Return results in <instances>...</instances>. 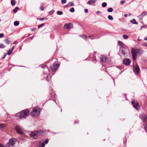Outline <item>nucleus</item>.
Returning a JSON list of instances; mask_svg holds the SVG:
<instances>
[{
  "instance_id": "27",
  "label": "nucleus",
  "mask_w": 147,
  "mask_h": 147,
  "mask_svg": "<svg viewBox=\"0 0 147 147\" xmlns=\"http://www.w3.org/2000/svg\"><path fill=\"white\" fill-rule=\"evenodd\" d=\"M80 36L81 37H82L83 38L86 39V40L87 39V37L86 35H80Z\"/></svg>"
},
{
  "instance_id": "31",
  "label": "nucleus",
  "mask_w": 147,
  "mask_h": 147,
  "mask_svg": "<svg viewBox=\"0 0 147 147\" xmlns=\"http://www.w3.org/2000/svg\"><path fill=\"white\" fill-rule=\"evenodd\" d=\"M5 41L7 44H9L10 43V41L8 39H5Z\"/></svg>"
},
{
  "instance_id": "26",
  "label": "nucleus",
  "mask_w": 147,
  "mask_h": 147,
  "mask_svg": "<svg viewBox=\"0 0 147 147\" xmlns=\"http://www.w3.org/2000/svg\"><path fill=\"white\" fill-rule=\"evenodd\" d=\"M57 13L58 15H61L63 14V12L61 11H59L57 12Z\"/></svg>"
},
{
  "instance_id": "63",
  "label": "nucleus",
  "mask_w": 147,
  "mask_h": 147,
  "mask_svg": "<svg viewBox=\"0 0 147 147\" xmlns=\"http://www.w3.org/2000/svg\"><path fill=\"white\" fill-rule=\"evenodd\" d=\"M138 40H139V41H140V39H138Z\"/></svg>"
},
{
  "instance_id": "62",
  "label": "nucleus",
  "mask_w": 147,
  "mask_h": 147,
  "mask_svg": "<svg viewBox=\"0 0 147 147\" xmlns=\"http://www.w3.org/2000/svg\"><path fill=\"white\" fill-rule=\"evenodd\" d=\"M42 5H44V3H42Z\"/></svg>"
},
{
  "instance_id": "11",
  "label": "nucleus",
  "mask_w": 147,
  "mask_h": 147,
  "mask_svg": "<svg viewBox=\"0 0 147 147\" xmlns=\"http://www.w3.org/2000/svg\"><path fill=\"white\" fill-rule=\"evenodd\" d=\"M64 28L67 29H70L73 28V25L71 23L66 24L64 25Z\"/></svg>"
},
{
  "instance_id": "61",
  "label": "nucleus",
  "mask_w": 147,
  "mask_h": 147,
  "mask_svg": "<svg viewBox=\"0 0 147 147\" xmlns=\"http://www.w3.org/2000/svg\"><path fill=\"white\" fill-rule=\"evenodd\" d=\"M33 37H33H33H31V39H33Z\"/></svg>"
},
{
  "instance_id": "52",
  "label": "nucleus",
  "mask_w": 147,
  "mask_h": 147,
  "mask_svg": "<svg viewBox=\"0 0 147 147\" xmlns=\"http://www.w3.org/2000/svg\"><path fill=\"white\" fill-rule=\"evenodd\" d=\"M44 20V18H41L39 19V20L40 21H42Z\"/></svg>"
},
{
  "instance_id": "64",
  "label": "nucleus",
  "mask_w": 147,
  "mask_h": 147,
  "mask_svg": "<svg viewBox=\"0 0 147 147\" xmlns=\"http://www.w3.org/2000/svg\"><path fill=\"white\" fill-rule=\"evenodd\" d=\"M142 27L144 28V26H142Z\"/></svg>"
},
{
  "instance_id": "5",
  "label": "nucleus",
  "mask_w": 147,
  "mask_h": 147,
  "mask_svg": "<svg viewBox=\"0 0 147 147\" xmlns=\"http://www.w3.org/2000/svg\"><path fill=\"white\" fill-rule=\"evenodd\" d=\"M14 138L10 139L9 142L6 144L5 147H12L15 144V141Z\"/></svg>"
},
{
  "instance_id": "36",
  "label": "nucleus",
  "mask_w": 147,
  "mask_h": 147,
  "mask_svg": "<svg viewBox=\"0 0 147 147\" xmlns=\"http://www.w3.org/2000/svg\"><path fill=\"white\" fill-rule=\"evenodd\" d=\"M5 48L4 45L2 43L0 44V48L3 49Z\"/></svg>"
},
{
  "instance_id": "46",
  "label": "nucleus",
  "mask_w": 147,
  "mask_h": 147,
  "mask_svg": "<svg viewBox=\"0 0 147 147\" xmlns=\"http://www.w3.org/2000/svg\"><path fill=\"white\" fill-rule=\"evenodd\" d=\"M41 67L43 69H45L46 67V66L44 65H42L41 66Z\"/></svg>"
},
{
  "instance_id": "19",
  "label": "nucleus",
  "mask_w": 147,
  "mask_h": 147,
  "mask_svg": "<svg viewBox=\"0 0 147 147\" xmlns=\"http://www.w3.org/2000/svg\"><path fill=\"white\" fill-rule=\"evenodd\" d=\"M118 45L121 46V48L123 47H124V44L123 43L121 42V41H118Z\"/></svg>"
},
{
  "instance_id": "59",
  "label": "nucleus",
  "mask_w": 147,
  "mask_h": 147,
  "mask_svg": "<svg viewBox=\"0 0 147 147\" xmlns=\"http://www.w3.org/2000/svg\"><path fill=\"white\" fill-rule=\"evenodd\" d=\"M44 20H46L48 19V18H44Z\"/></svg>"
},
{
  "instance_id": "57",
  "label": "nucleus",
  "mask_w": 147,
  "mask_h": 147,
  "mask_svg": "<svg viewBox=\"0 0 147 147\" xmlns=\"http://www.w3.org/2000/svg\"><path fill=\"white\" fill-rule=\"evenodd\" d=\"M144 39L145 40H147V37H146L144 38Z\"/></svg>"
},
{
  "instance_id": "38",
  "label": "nucleus",
  "mask_w": 147,
  "mask_h": 147,
  "mask_svg": "<svg viewBox=\"0 0 147 147\" xmlns=\"http://www.w3.org/2000/svg\"><path fill=\"white\" fill-rule=\"evenodd\" d=\"M51 78L50 77H48V76H47L46 78V79L47 81L48 82H49L50 81V79Z\"/></svg>"
},
{
  "instance_id": "23",
  "label": "nucleus",
  "mask_w": 147,
  "mask_h": 147,
  "mask_svg": "<svg viewBox=\"0 0 147 147\" xmlns=\"http://www.w3.org/2000/svg\"><path fill=\"white\" fill-rule=\"evenodd\" d=\"M6 126V125L4 123L0 124V128L2 129L5 127Z\"/></svg>"
},
{
  "instance_id": "39",
  "label": "nucleus",
  "mask_w": 147,
  "mask_h": 147,
  "mask_svg": "<svg viewBox=\"0 0 147 147\" xmlns=\"http://www.w3.org/2000/svg\"><path fill=\"white\" fill-rule=\"evenodd\" d=\"M48 142H49V140L48 139H47L45 140L44 141V143H45V144H47L48 143Z\"/></svg>"
},
{
  "instance_id": "2",
  "label": "nucleus",
  "mask_w": 147,
  "mask_h": 147,
  "mask_svg": "<svg viewBox=\"0 0 147 147\" xmlns=\"http://www.w3.org/2000/svg\"><path fill=\"white\" fill-rule=\"evenodd\" d=\"M29 111L28 109L23 110L16 114V117H18L20 118H25L28 115Z\"/></svg>"
},
{
  "instance_id": "28",
  "label": "nucleus",
  "mask_w": 147,
  "mask_h": 147,
  "mask_svg": "<svg viewBox=\"0 0 147 147\" xmlns=\"http://www.w3.org/2000/svg\"><path fill=\"white\" fill-rule=\"evenodd\" d=\"M113 11V9L112 8L110 7L107 9V11L109 12H111Z\"/></svg>"
},
{
  "instance_id": "25",
  "label": "nucleus",
  "mask_w": 147,
  "mask_h": 147,
  "mask_svg": "<svg viewBox=\"0 0 147 147\" xmlns=\"http://www.w3.org/2000/svg\"><path fill=\"white\" fill-rule=\"evenodd\" d=\"M19 24V22L18 21H16L14 23V25L15 26H18Z\"/></svg>"
},
{
  "instance_id": "60",
  "label": "nucleus",
  "mask_w": 147,
  "mask_h": 147,
  "mask_svg": "<svg viewBox=\"0 0 147 147\" xmlns=\"http://www.w3.org/2000/svg\"><path fill=\"white\" fill-rule=\"evenodd\" d=\"M128 16H131V14L130 13H129V14H128Z\"/></svg>"
},
{
  "instance_id": "54",
  "label": "nucleus",
  "mask_w": 147,
  "mask_h": 147,
  "mask_svg": "<svg viewBox=\"0 0 147 147\" xmlns=\"http://www.w3.org/2000/svg\"><path fill=\"white\" fill-rule=\"evenodd\" d=\"M18 43V42L17 41H15L13 44H16Z\"/></svg>"
},
{
  "instance_id": "3",
  "label": "nucleus",
  "mask_w": 147,
  "mask_h": 147,
  "mask_svg": "<svg viewBox=\"0 0 147 147\" xmlns=\"http://www.w3.org/2000/svg\"><path fill=\"white\" fill-rule=\"evenodd\" d=\"M40 111L38 107H35L33 109L32 111L30 113V115L33 117H36L39 114Z\"/></svg>"
},
{
  "instance_id": "12",
  "label": "nucleus",
  "mask_w": 147,
  "mask_h": 147,
  "mask_svg": "<svg viewBox=\"0 0 147 147\" xmlns=\"http://www.w3.org/2000/svg\"><path fill=\"white\" fill-rule=\"evenodd\" d=\"M147 14V13L146 12L144 11L138 16V18L140 20H142L143 18V17L146 16Z\"/></svg>"
},
{
  "instance_id": "8",
  "label": "nucleus",
  "mask_w": 147,
  "mask_h": 147,
  "mask_svg": "<svg viewBox=\"0 0 147 147\" xmlns=\"http://www.w3.org/2000/svg\"><path fill=\"white\" fill-rule=\"evenodd\" d=\"M140 117L144 124H147V117L145 114H143L140 115Z\"/></svg>"
},
{
  "instance_id": "21",
  "label": "nucleus",
  "mask_w": 147,
  "mask_h": 147,
  "mask_svg": "<svg viewBox=\"0 0 147 147\" xmlns=\"http://www.w3.org/2000/svg\"><path fill=\"white\" fill-rule=\"evenodd\" d=\"M19 9V7H16L15 9L13 10V12L15 13H16L17 12L18 10Z\"/></svg>"
},
{
  "instance_id": "24",
  "label": "nucleus",
  "mask_w": 147,
  "mask_h": 147,
  "mask_svg": "<svg viewBox=\"0 0 147 147\" xmlns=\"http://www.w3.org/2000/svg\"><path fill=\"white\" fill-rule=\"evenodd\" d=\"M11 5L13 6L14 5L16 4V1L15 0H11Z\"/></svg>"
},
{
  "instance_id": "41",
  "label": "nucleus",
  "mask_w": 147,
  "mask_h": 147,
  "mask_svg": "<svg viewBox=\"0 0 147 147\" xmlns=\"http://www.w3.org/2000/svg\"><path fill=\"white\" fill-rule=\"evenodd\" d=\"M146 124L144 126V129L145 131H146L147 133V124Z\"/></svg>"
},
{
  "instance_id": "56",
  "label": "nucleus",
  "mask_w": 147,
  "mask_h": 147,
  "mask_svg": "<svg viewBox=\"0 0 147 147\" xmlns=\"http://www.w3.org/2000/svg\"><path fill=\"white\" fill-rule=\"evenodd\" d=\"M127 14H125L124 15V16L125 17H127Z\"/></svg>"
},
{
  "instance_id": "16",
  "label": "nucleus",
  "mask_w": 147,
  "mask_h": 147,
  "mask_svg": "<svg viewBox=\"0 0 147 147\" xmlns=\"http://www.w3.org/2000/svg\"><path fill=\"white\" fill-rule=\"evenodd\" d=\"M107 60V57L104 56H101V57L100 58V60L102 62H105Z\"/></svg>"
},
{
  "instance_id": "30",
  "label": "nucleus",
  "mask_w": 147,
  "mask_h": 147,
  "mask_svg": "<svg viewBox=\"0 0 147 147\" xmlns=\"http://www.w3.org/2000/svg\"><path fill=\"white\" fill-rule=\"evenodd\" d=\"M45 25V24L44 23L40 25H39L38 26V28L39 29L41 27H43Z\"/></svg>"
},
{
  "instance_id": "45",
  "label": "nucleus",
  "mask_w": 147,
  "mask_h": 147,
  "mask_svg": "<svg viewBox=\"0 0 147 147\" xmlns=\"http://www.w3.org/2000/svg\"><path fill=\"white\" fill-rule=\"evenodd\" d=\"M40 9L41 11H43L44 10V8L42 6H41L40 7Z\"/></svg>"
},
{
  "instance_id": "40",
  "label": "nucleus",
  "mask_w": 147,
  "mask_h": 147,
  "mask_svg": "<svg viewBox=\"0 0 147 147\" xmlns=\"http://www.w3.org/2000/svg\"><path fill=\"white\" fill-rule=\"evenodd\" d=\"M7 54L6 53H5L4 54V56L2 57V59H4L5 58Z\"/></svg>"
},
{
  "instance_id": "43",
  "label": "nucleus",
  "mask_w": 147,
  "mask_h": 147,
  "mask_svg": "<svg viewBox=\"0 0 147 147\" xmlns=\"http://www.w3.org/2000/svg\"><path fill=\"white\" fill-rule=\"evenodd\" d=\"M4 36V34L3 33H1L0 34V38H3Z\"/></svg>"
},
{
  "instance_id": "48",
  "label": "nucleus",
  "mask_w": 147,
  "mask_h": 147,
  "mask_svg": "<svg viewBox=\"0 0 147 147\" xmlns=\"http://www.w3.org/2000/svg\"><path fill=\"white\" fill-rule=\"evenodd\" d=\"M143 45L144 46H147V43H143Z\"/></svg>"
},
{
  "instance_id": "29",
  "label": "nucleus",
  "mask_w": 147,
  "mask_h": 147,
  "mask_svg": "<svg viewBox=\"0 0 147 147\" xmlns=\"http://www.w3.org/2000/svg\"><path fill=\"white\" fill-rule=\"evenodd\" d=\"M102 7H105L107 6V3L106 2H103L102 4Z\"/></svg>"
},
{
  "instance_id": "44",
  "label": "nucleus",
  "mask_w": 147,
  "mask_h": 147,
  "mask_svg": "<svg viewBox=\"0 0 147 147\" xmlns=\"http://www.w3.org/2000/svg\"><path fill=\"white\" fill-rule=\"evenodd\" d=\"M54 10H52L49 12V13H50L51 14H52L54 12Z\"/></svg>"
},
{
  "instance_id": "18",
  "label": "nucleus",
  "mask_w": 147,
  "mask_h": 147,
  "mask_svg": "<svg viewBox=\"0 0 147 147\" xmlns=\"http://www.w3.org/2000/svg\"><path fill=\"white\" fill-rule=\"evenodd\" d=\"M96 2V0H90L88 2V3L90 5H92L95 3Z\"/></svg>"
},
{
  "instance_id": "10",
  "label": "nucleus",
  "mask_w": 147,
  "mask_h": 147,
  "mask_svg": "<svg viewBox=\"0 0 147 147\" xmlns=\"http://www.w3.org/2000/svg\"><path fill=\"white\" fill-rule=\"evenodd\" d=\"M59 66V63L55 62L54 64L53 67L52 68V71L53 72L55 71Z\"/></svg>"
},
{
  "instance_id": "47",
  "label": "nucleus",
  "mask_w": 147,
  "mask_h": 147,
  "mask_svg": "<svg viewBox=\"0 0 147 147\" xmlns=\"http://www.w3.org/2000/svg\"><path fill=\"white\" fill-rule=\"evenodd\" d=\"M84 12L86 13H87L88 12V10L87 9H85L84 10Z\"/></svg>"
},
{
  "instance_id": "33",
  "label": "nucleus",
  "mask_w": 147,
  "mask_h": 147,
  "mask_svg": "<svg viewBox=\"0 0 147 147\" xmlns=\"http://www.w3.org/2000/svg\"><path fill=\"white\" fill-rule=\"evenodd\" d=\"M108 18L111 20H113V18L112 16L111 15H109L108 16Z\"/></svg>"
},
{
  "instance_id": "53",
  "label": "nucleus",
  "mask_w": 147,
  "mask_h": 147,
  "mask_svg": "<svg viewBox=\"0 0 147 147\" xmlns=\"http://www.w3.org/2000/svg\"><path fill=\"white\" fill-rule=\"evenodd\" d=\"M101 12L100 11H97L96 12V13H97V14H98V13H101Z\"/></svg>"
},
{
  "instance_id": "14",
  "label": "nucleus",
  "mask_w": 147,
  "mask_h": 147,
  "mask_svg": "<svg viewBox=\"0 0 147 147\" xmlns=\"http://www.w3.org/2000/svg\"><path fill=\"white\" fill-rule=\"evenodd\" d=\"M131 62V61L129 59H127L123 61V64L126 65H129Z\"/></svg>"
},
{
  "instance_id": "7",
  "label": "nucleus",
  "mask_w": 147,
  "mask_h": 147,
  "mask_svg": "<svg viewBox=\"0 0 147 147\" xmlns=\"http://www.w3.org/2000/svg\"><path fill=\"white\" fill-rule=\"evenodd\" d=\"M133 71L134 73L137 74L139 73L140 71V68L138 65L136 63L134 65L133 67Z\"/></svg>"
},
{
  "instance_id": "51",
  "label": "nucleus",
  "mask_w": 147,
  "mask_h": 147,
  "mask_svg": "<svg viewBox=\"0 0 147 147\" xmlns=\"http://www.w3.org/2000/svg\"><path fill=\"white\" fill-rule=\"evenodd\" d=\"M14 49V46H13L12 47V48L11 49H11V51H13V49Z\"/></svg>"
},
{
  "instance_id": "15",
  "label": "nucleus",
  "mask_w": 147,
  "mask_h": 147,
  "mask_svg": "<svg viewBox=\"0 0 147 147\" xmlns=\"http://www.w3.org/2000/svg\"><path fill=\"white\" fill-rule=\"evenodd\" d=\"M45 144L43 142L40 140L37 147H45Z\"/></svg>"
},
{
  "instance_id": "35",
  "label": "nucleus",
  "mask_w": 147,
  "mask_h": 147,
  "mask_svg": "<svg viewBox=\"0 0 147 147\" xmlns=\"http://www.w3.org/2000/svg\"><path fill=\"white\" fill-rule=\"evenodd\" d=\"M12 51H11V49H9L8 51V52H7V54H8V55H10L12 53Z\"/></svg>"
},
{
  "instance_id": "6",
  "label": "nucleus",
  "mask_w": 147,
  "mask_h": 147,
  "mask_svg": "<svg viewBox=\"0 0 147 147\" xmlns=\"http://www.w3.org/2000/svg\"><path fill=\"white\" fill-rule=\"evenodd\" d=\"M40 132V131H36L34 132H32L29 135L31 137H32L34 139H36L38 137V134H39Z\"/></svg>"
},
{
  "instance_id": "9",
  "label": "nucleus",
  "mask_w": 147,
  "mask_h": 147,
  "mask_svg": "<svg viewBox=\"0 0 147 147\" xmlns=\"http://www.w3.org/2000/svg\"><path fill=\"white\" fill-rule=\"evenodd\" d=\"M132 104L134 108L137 110L139 109V106L136 100H133L132 102Z\"/></svg>"
},
{
  "instance_id": "22",
  "label": "nucleus",
  "mask_w": 147,
  "mask_h": 147,
  "mask_svg": "<svg viewBox=\"0 0 147 147\" xmlns=\"http://www.w3.org/2000/svg\"><path fill=\"white\" fill-rule=\"evenodd\" d=\"M19 140L21 142H23L25 141V140L22 137H19Z\"/></svg>"
},
{
  "instance_id": "37",
  "label": "nucleus",
  "mask_w": 147,
  "mask_h": 147,
  "mask_svg": "<svg viewBox=\"0 0 147 147\" xmlns=\"http://www.w3.org/2000/svg\"><path fill=\"white\" fill-rule=\"evenodd\" d=\"M68 5L70 6H74V4L71 2H69V4H68Z\"/></svg>"
},
{
  "instance_id": "55",
  "label": "nucleus",
  "mask_w": 147,
  "mask_h": 147,
  "mask_svg": "<svg viewBox=\"0 0 147 147\" xmlns=\"http://www.w3.org/2000/svg\"><path fill=\"white\" fill-rule=\"evenodd\" d=\"M35 29L34 28H33L31 29V30L32 31H34Z\"/></svg>"
},
{
  "instance_id": "32",
  "label": "nucleus",
  "mask_w": 147,
  "mask_h": 147,
  "mask_svg": "<svg viewBox=\"0 0 147 147\" xmlns=\"http://www.w3.org/2000/svg\"><path fill=\"white\" fill-rule=\"evenodd\" d=\"M123 39H127L128 38V36L126 35L123 34Z\"/></svg>"
},
{
  "instance_id": "58",
  "label": "nucleus",
  "mask_w": 147,
  "mask_h": 147,
  "mask_svg": "<svg viewBox=\"0 0 147 147\" xmlns=\"http://www.w3.org/2000/svg\"><path fill=\"white\" fill-rule=\"evenodd\" d=\"M54 101H55V102H56V99L55 98L54 99Z\"/></svg>"
},
{
  "instance_id": "49",
  "label": "nucleus",
  "mask_w": 147,
  "mask_h": 147,
  "mask_svg": "<svg viewBox=\"0 0 147 147\" xmlns=\"http://www.w3.org/2000/svg\"><path fill=\"white\" fill-rule=\"evenodd\" d=\"M125 3V1H121V4H123V3Z\"/></svg>"
},
{
  "instance_id": "20",
  "label": "nucleus",
  "mask_w": 147,
  "mask_h": 147,
  "mask_svg": "<svg viewBox=\"0 0 147 147\" xmlns=\"http://www.w3.org/2000/svg\"><path fill=\"white\" fill-rule=\"evenodd\" d=\"M130 22L133 24H138V22H136L135 19H133V20L130 21Z\"/></svg>"
},
{
  "instance_id": "4",
  "label": "nucleus",
  "mask_w": 147,
  "mask_h": 147,
  "mask_svg": "<svg viewBox=\"0 0 147 147\" xmlns=\"http://www.w3.org/2000/svg\"><path fill=\"white\" fill-rule=\"evenodd\" d=\"M15 129L16 132L18 134L21 135H22L24 134V129L21 126L18 125H16Z\"/></svg>"
},
{
  "instance_id": "13",
  "label": "nucleus",
  "mask_w": 147,
  "mask_h": 147,
  "mask_svg": "<svg viewBox=\"0 0 147 147\" xmlns=\"http://www.w3.org/2000/svg\"><path fill=\"white\" fill-rule=\"evenodd\" d=\"M121 53L123 55H125L127 51H128V48L127 47L125 48L124 47H123L121 48Z\"/></svg>"
},
{
  "instance_id": "42",
  "label": "nucleus",
  "mask_w": 147,
  "mask_h": 147,
  "mask_svg": "<svg viewBox=\"0 0 147 147\" xmlns=\"http://www.w3.org/2000/svg\"><path fill=\"white\" fill-rule=\"evenodd\" d=\"M61 3L63 4H65L66 3L67 1L66 0H61Z\"/></svg>"
},
{
  "instance_id": "1",
  "label": "nucleus",
  "mask_w": 147,
  "mask_h": 147,
  "mask_svg": "<svg viewBox=\"0 0 147 147\" xmlns=\"http://www.w3.org/2000/svg\"><path fill=\"white\" fill-rule=\"evenodd\" d=\"M131 52L134 60L136 59L137 54L141 55L143 53V51L141 49H131Z\"/></svg>"
},
{
  "instance_id": "50",
  "label": "nucleus",
  "mask_w": 147,
  "mask_h": 147,
  "mask_svg": "<svg viewBox=\"0 0 147 147\" xmlns=\"http://www.w3.org/2000/svg\"><path fill=\"white\" fill-rule=\"evenodd\" d=\"M0 147H5V146L2 144H0Z\"/></svg>"
},
{
  "instance_id": "17",
  "label": "nucleus",
  "mask_w": 147,
  "mask_h": 147,
  "mask_svg": "<svg viewBox=\"0 0 147 147\" xmlns=\"http://www.w3.org/2000/svg\"><path fill=\"white\" fill-rule=\"evenodd\" d=\"M88 38L91 39V40L95 39H96L97 38H99V37L97 38L96 37L94 36V35H89V36H88Z\"/></svg>"
},
{
  "instance_id": "34",
  "label": "nucleus",
  "mask_w": 147,
  "mask_h": 147,
  "mask_svg": "<svg viewBox=\"0 0 147 147\" xmlns=\"http://www.w3.org/2000/svg\"><path fill=\"white\" fill-rule=\"evenodd\" d=\"M74 11L75 9L74 7H72L69 9V11L71 12H74Z\"/></svg>"
}]
</instances>
